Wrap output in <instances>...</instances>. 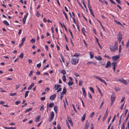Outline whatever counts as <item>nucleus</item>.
Here are the masks:
<instances>
[{"label": "nucleus", "instance_id": "1", "mask_svg": "<svg viewBox=\"0 0 129 129\" xmlns=\"http://www.w3.org/2000/svg\"><path fill=\"white\" fill-rule=\"evenodd\" d=\"M110 46V49L111 51L112 52H114L116 50H118V43L116 42L115 43L114 45V47L112 45Z\"/></svg>", "mask_w": 129, "mask_h": 129}, {"label": "nucleus", "instance_id": "2", "mask_svg": "<svg viewBox=\"0 0 129 129\" xmlns=\"http://www.w3.org/2000/svg\"><path fill=\"white\" fill-rule=\"evenodd\" d=\"M79 60V58L78 57L73 58L71 61L72 64L74 65L78 63Z\"/></svg>", "mask_w": 129, "mask_h": 129}, {"label": "nucleus", "instance_id": "3", "mask_svg": "<svg viewBox=\"0 0 129 129\" xmlns=\"http://www.w3.org/2000/svg\"><path fill=\"white\" fill-rule=\"evenodd\" d=\"M115 93L113 92L111 96V105H112L115 99Z\"/></svg>", "mask_w": 129, "mask_h": 129}, {"label": "nucleus", "instance_id": "4", "mask_svg": "<svg viewBox=\"0 0 129 129\" xmlns=\"http://www.w3.org/2000/svg\"><path fill=\"white\" fill-rule=\"evenodd\" d=\"M94 77L96 79L99 80L100 81L104 83L106 85H107V84L106 82L103 79H102V78H100V77L98 76H94Z\"/></svg>", "mask_w": 129, "mask_h": 129}, {"label": "nucleus", "instance_id": "5", "mask_svg": "<svg viewBox=\"0 0 129 129\" xmlns=\"http://www.w3.org/2000/svg\"><path fill=\"white\" fill-rule=\"evenodd\" d=\"M54 116V113L53 111H52L50 113V117L49 120V122H51L53 119Z\"/></svg>", "mask_w": 129, "mask_h": 129}, {"label": "nucleus", "instance_id": "6", "mask_svg": "<svg viewBox=\"0 0 129 129\" xmlns=\"http://www.w3.org/2000/svg\"><path fill=\"white\" fill-rule=\"evenodd\" d=\"M112 65L113 67V72H114L115 71L116 67L117 66V63L116 62H113L112 63Z\"/></svg>", "mask_w": 129, "mask_h": 129}, {"label": "nucleus", "instance_id": "7", "mask_svg": "<svg viewBox=\"0 0 129 129\" xmlns=\"http://www.w3.org/2000/svg\"><path fill=\"white\" fill-rule=\"evenodd\" d=\"M28 15V13H27L25 14V15L24 16L22 22L23 24H25V23L26 20V18L27 17Z\"/></svg>", "mask_w": 129, "mask_h": 129}, {"label": "nucleus", "instance_id": "8", "mask_svg": "<svg viewBox=\"0 0 129 129\" xmlns=\"http://www.w3.org/2000/svg\"><path fill=\"white\" fill-rule=\"evenodd\" d=\"M69 78L70 80L69 81L68 84L69 86H71L74 84V83L73 81V79L72 77H69Z\"/></svg>", "mask_w": 129, "mask_h": 129}, {"label": "nucleus", "instance_id": "9", "mask_svg": "<svg viewBox=\"0 0 129 129\" xmlns=\"http://www.w3.org/2000/svg\"><path fill=\"white\" fill-rule=\"evenodd\" d=\"M120 55H118V56L116 55L115 56H114L112 57V58L115 61L118 60L119 58L120 57Z\"/></svg>", "mask_w": 129, "mask_h": 129}, {"label": "nucleus", "instance_id": "10", "mask_svg": "<svg viewBox=\"0 0 129 129\" xmlns=\"http://www.w3.org/2000/svg\"><path fill=\"white\" fill-rule=\"evenodd\" d=\"M118 81L122 82L123 83L125 84H126V82L125 80L123 79V78H121L119 79L118 80Z\"/></svg>", "mask_w": 129, "mask_h": 129}, {"label": "nucleus", "instance_id": "11", "mask_svg": "<svg viewBox=\"0 0 129 129\" xmlns=\"http://www.w3.org/2000/svg\"><path fill=\"white\" fill-rule=\"evenodd\" d=\"M67 119L69 122L70 123L72 126H73V122L71 120V119L68 116H67Z\"/></svg>", "mask_w": 129, "mask_h": 129}, {"label": "nucleus", "instance_id": "12", "mask_svg": "<svg viewBox=\"0 0 129 129\" xmlns=\"http://www.w3.org/2000/svg\"><path fill=\"white\" fill-rule=\"evenodd\" d=\"M111 63L110 61H108L106 63V65L105 67L106 68H107L109 67H111Z\"/></svg>", "mask_w": 129, "mask_h": 129}, {"label": "nucleus", "instance_id": "13", "mask_svg": "<svg viewBox=\"0 0 129 129\" xmlns=\"http://www.w3.org/2000/svg\"><path fill=\"white\" fill-rule=\"evenodd\" d=\"M56 96V95L55 94H54L50 97V99L51 100H53L55 98Z\"/></svg>", "mask_w": 129, "mask_h": 129}, {"label": "nucleus", "instance_id": "14", "mask_svg": "<svg viewBox=\"0 0 129 129\" xmlns=\"http://www.w3.org/2000/svg\"><path fill=\"white\" fill-rule=\"evenodd\" d=\"M82 90L83 92V94L85 97H86V92L85 91V88H82Z\"/></svg>", "mask_w": 129, "mask_h": 129}, {"label": "nucleus", "instance_id": "15", "mask_svg": "<svg viewBox=\"0 0 129 129\" xmlns=\"http://www.w3.org/2000/svg\"><path fill=\"white\" fill-rule=\"evenodd\" d=\"M41 116L40 115H38L36 118L35 121L36 122H39L40 120Z\"/></svg>", "mask_w": 129, "mask_h": 129}, {"label": "nucleus", "instance_id": "16", "mask_svg": "<svg viewBox=\"0 0 129 129\" xmlns=\"http://www.w3.org/2000/svg\"><path fill=\"white\" fill-rule=\"evenodd\" d=\"M89 124L88 123V121H87L86 122V123L84 129H87L89 127Z\"/></svg>", "mask_w": 129, "mask_h": 129}, {"label": "nucleus", "instance_id": "17", "mask_svg": "<svg viewBox=\"0 0 129 129\" xmlns=\"http://www.w3.org/2000/svg\"><path fill=\"white\" fill-rule=\"evenodd\" d=\"M66 89L65 87H64L63 88L62 91L61 93H62L63 94H65L66 93Z\"/></svg>", "mask_w": 129, "mask_h": 129}, {"label": "nucleus", "instance_id": "18", "mask_svg": "<svg viewBox=\"0 0 129 129\" xmlns=\"http://www.w3.org/2000/svg\"><path fill=\"white\" fill-rule=\"evenodd\" d=\"M34 83H33L31 84L28 87V90H30L33 87L34 85Z\"/></svg>", "mask_w": 129, "mask_h": 129}, {"label": "nucleus", "instance_id": "19", "mask_svg": "<svg viewBox=\"0 0 129 129\" xmlns=\"http://www.w3.org/2000/svg\"><path fill=\"white\" fill-rule=\"evenodd\" d=\"M89 53L90 55V58H92L93 57V54L92 52L91 51H90L89 52Z\"/></svg>", "mask_w": 129, "mask_h": 129}, {"label": "nucleus", "instance_id": "20", "mask_svg": "<svg viewBox=\"0 0 129 129\" xmlns=\"http://www.w3.org/2000/svg\"><path fill=\"white\" fill-rule=\"evenodd\" d=\"M86 114H84L82 116L81 118V120L82 121H83L85 120V117H86Z\"/></svg>", "mask_w": 129, "mask_h": 129}, {"label": "nucleus", "instance_id": "21", "mask_svg": "<svg viewBox=\"0 0 129 129\" xmlns=\"http://www.w3.org/2000/svg\"><path fill=\"white\" fill-rule=\"evenodd\" d=\"M3 23L4 24L7 26L9 25V24L8 22L6 20H4L3 21Z\"/></svg>", "mask_w": 129, "mask_h": 129}, {"label": "nucleus", "instance_id": "22", "mask_svg": "<svg viewBox=\"0 0 129 129\" xmlns=\"http://www.w3.org/2000/svg\"><path fill=\"white\" fill-rule=\"evenodd\" d=\"M63 11V13L64 15V16H65L66 18V19L67 20H68V18L67 17V15L66 14V13L63 10H62Z\"/></svg>", "mask_w": 129, "mask_h": 129}, {"label": "nucleus", "instance_id": "23", "mask_svg": "<svg viewBox=\"0 0 129 129\" xmlns=\"http://www.w3.org/2000/svg\"><path fill=\"white\" fill-rule=\"evenodd\" d=\"M97 20L100 23V25L102 26L103 30L104 31L105 30V28L103 26V25H102V24L101 22L98 20Z\"/></svg>", "mask_w": 129, "mask_h": 129}, {"label": "nucleus", "instance_id": "24", "mask_svg": "<svg viewBox=\"0 0 129 129\" xmlns=\"http://www.w3.org/2000/svg\"><path fill=\"white\" fill-rule=\"evenodd\" d=\"M114 21H115V22L117 24H119V25H120L121 26H122V25L120 23V22H119L118 21L116 20H114Z\"/></svg>", "mask_w": 129, "mask_h": 129}, {"label": "nucleus", "instance_id": "25", "mask_svg": "<svg viewBox=\"0 0 129 129\" xmlns=\"http://www.w3.org/2000/svg\"><path fill=\"white\" fill-rule=\"evenodd\" d=\"M32 109V108H29L27 109H26V110H25V113H26V112H29L30 111H31V110Z\"/></svg>", "mask_w": 129, "mask_h": 129}, {"label": "nucleus", "instance_id": "26", "mask_svg": "<svg viewBox=\"0 0 129 129\" xmlns=\"http://www.w3.org/2000/svg\"><path fill=\"white\" fill-rule=\"evenodd\" d=\"M95 39H96V41L97 42V43H98V44L99 45V47L101 49H102V47H101V45H100V43H99V42L98 39L96 37H95Z\"/></svg>", "mask_w": 129, "mask_h": 129}, {"label": "nucleus", "instance_id": "27", "mask_svg": "<svg viewBox=\"0 0 129 129\" xmlns=\"http://www.w3.org/2000/svg\"><path fill=\"white\" fill-rule=\"evenodd\" d=\"M89 63L93 64V65L96 66V63L95 62H93L90 61L88 62L87 63V64H88Z\"/></svg>", "mask_w": 129, "mask_h": 129}, {"label": "nucleus", "instance_id": "28", "mask_svg": "<svg viewBox=\"0 0 129 129\" xmlns=\"http://www.w3.org/2000/svg\"><path fill=\"white\" fill-rule=\"evenodd\" d=\"M118 39L120 43L122 39L120 35L118 37Z\"/></svg>", "mask_w": 129, "mask_h": 129}, {"label": "nucleus", "instance_id": "29", "mask_svg": "<svg viewBox=\"0 0 129 129\" xmlns=\"http://www.w3.org/2000/svg\"><path fill=\"white\" fill-rule=\"evenodd\" d=\"M54 105V103H50L49 105V107L51 108Z\"/></svg>", "mask_w": 129, "mask_h": 129}, {"label": "nucleus", "instance_id": "30", "mask_svg": "<svg viewBox=\"0 0 129 129\" xmlns=\"http://www.w3.org/2000/svg\"><path fill=\"white\" fill-rule=\"evenodd\" d=\"M83 81L81 80H80L79 81V85L82 86V83Z\"/></svg>", "mask_w": 129, "mask_h": 129}, {"label": "nucleus", "instance_id": "31", "mask_svg": "<svg viewBox=\"0 0 129 129\" xmlns=\"http://www.w3.org/2000/svg\"><path fill=\"white\" fill-rule=\"evenodd\" d=\"M60 73L64 75L66 74V72L64 70H62L60 71Z\"/></svg>", "mask_w": 129, "mask_h": 129}, {"label": "nucleus", "instance_id": "32", "mask_svg": "<svg viewBox=\"0 0 129 129\" xmlns=\"http://www.w3.org/2000/svg\"><path fill=\"white\" fill-rule=\"evenodd\" d=\"M29 92V91H27L26 92L24 95L25 98H26L28 96V94Z\"/></svg>", "mask_w": 129, "mask_h": 129}, {"label": "nucleus", "instance_id": "33", "mask_svg": "<svg viewBox=\"0 0 129 129\" xmlns=\"http://www.w3.org/2000/svg\"><path fill=\"white\" fill-rule=\"evenodd\" d=\"M57 106H55L54 107V109L56 113H57Z\"/></svg>", "mask_w": 129, "mask_h": 129}, {"label": "nucleus", "instance_id": "34", "mask_svg": "<svg viewBox=\"0 0 129 129\" xmlns=\"http://www.w3.org/2000/svg\"><path fill=\"white\" fill-rule=\"evenodd\" d=\"M89 9L90 11L91 14H93V12L92 10L91 7H89Z\"/></svg>", "mask_w": 129, "mask_h": 129}, {"label": "nucleus", "instance_id": "35", "mask_svg": "<svg viewBox=\"0 0 129 129\" xmlns=\"http://www.w3.org/2000/svg\"><path fill=\"white\" fill-rule=\"evenodd\" d=\"M62 79L63 81L65 82L66 80V77L64 75L62 77Z\"/></svg>", "mask_w": 129, "mask_h": 129}, {"label": "nucleus", "instance_id": "36", "mask_svg": "<svg viewBox=\"0 0 129 129\" xmlns=\"http://www.w3.org/2000/svg\"><path fill=\"white\" fill-rule=\"evenodd\" d=\"M33 72V71H32V70L30 71V73L28 74V76L29 77H30V76H31L32 75Z\"/></svg>", "mask_w": 129, "mask_h": 129}, {"label": "nucleus", "instance_id": "37", "mask_svg": "<svg viewBox=\"0 0 129 129\" xmlns=\"http://www.w3.org/2000/svg\"><path fill=\"white\" fill-rule=\"evenodd\" d=\"M20 86V84H18V85H16V87L15 88L16 89H18L19 87Z\"/></svg>", "mask_w": 129, "mask_h": 129}, {"label": "nucleus", "instance_id": "38", "mask_svg": "<svg viewBox=\"0 0 129 129\" xmlns=\"http://www.w3.org/2000/svg\"><path fill=\"white\" fill-rule=\"evenodd\" d=\"M16 94L17 93H10V96H13L16 95Z\"/></svg>", "mask_w": 129, "mask_h": 129}, {"label": "nucleus", "instance_id": "39", "mask_svg": "<svg viewBox=\"0 0 129 129\" xmlns=\"http://www.w3.org/2000/svg\"><path fill=\"white\" fill-rule=\"evenodd\" d=\"M36 15L38 17H39L40 16V14L39 12L38 11H37V14Z\"/></svg>", "mask_w": 129, "mask_h": 129}, {"label": "nucleus", "instance_id": "40", "mask_svg": "<svg viewBox=\"0 0 129 129\" xmlns=\"http://www.w3.org/2000/svg\"><path fill=\"white\" fill-rule=\"evenodd\" d=\"M90 89L91 91L93 93H94V91L93 88L92 87H90L89 88Z\"/></svg>", "mask_w": 129, "mask_h": 129}, {"label": "nucleus", "instance_id": "41", "mask_svg": "<svg viewBox=\"0 0 129 129\" xmlns=\"http://www.w3.org/2000/svg\"><path fill=\"white\" fill-rule=\"evenodd\" d=\"M30 42L32 43H34L35 42V40L33 38L30 40Z\"/></svg>", "mask_w": 129, "mask_h": 129}, {"label": "nucleus", "instance_id": "42", "mask_svg": "<svg viewBox=\"0 0 129 129\" xmlns=\"http://www.w3.org/2000/svg\"><path fill=\"white\" fill-rule=\"evenodd\" d=\"M62 59V60L64 63V57L61 54L60 55Z\"/></svg>", "mask_w": 129, "mask_h": 129}, {"label": "nucleus", "instance_id": "43", "mask_svg": "<svg viewBox=\"0 0 129 129\" xmlns=\"http://www.w3.org/2000/svg\"><path fill=\"white\" fill-rule=\"evenodd\" d=\"M44 109V105H43V106H41V107H40V111H42V110H43Z\"/></svg>", "mask_w": 129, "mask_h": 129}, {"label": "nucleus", "instance_id": "44", "mask_svg": "<svg viewBox=\"0 0 129 129\" xmlns=\"http://www.w3.org/2000/svg\"><path fill=\"white\" fill-rule=\"evenodd\" d=\"M49 64H47V65H46V66H45V67H44L43 68V70H45V69L46 68H48L49 66Z\"/></svg>", "mask_w": 129, "mask_h": 129}, {"label": "nucleus", "instance_id": "45", "mask_svg": "<svg viewBox=\"0 0 129 129\" xmlns=\"http://www.w3.org/2000/svg\"><path fill=\"white\" fill-rule=\"evenodd\" d=\"M82 33H83V34L84 35H85V33H84V31H85V29H84V28H82Z\"/></svg>", "mask_w": 129, "mask_h": 129}, {"label": "nucleus", "instance_id": "46", "mask_svg": "<svg viewBox=\"0 0 129 129\" xmlns=\"http://www.w3.org/2000/svg\"><path fill=\"white\" fill-rule=\"evenodd\" d=\"M37 67L38 68H40L41 67V63H39L38 64H37Z\"/></svg>", "mask_w": 129, "mask_h": 129}, {"label": "nucleus", "instance_id": "47", "mask_svg": "<svg viewBox=\"0 0 129 129\" xmlns=\"http://www.w3.org/2000/svg\"><path fill=\"white\" fill-rule=\"evenodd\" d=\"M63 97V94L62 93H60V99L61 100H62V98Z\"/></svg>", "mask_w": 129, "mask_h": 129}, {"label": "nucleus", "instance_id": "48", "mask_svg": "<svg viewBox=\"0 0 129 129\" xmlns=\"http://www.w3.org/2000/svg\"><path fill=\"white\" fill-rule=\"evenodd\" d=\"M19 57L21 58H22L23 57V55L22 53H21L19 55Z\"/></svg>", "mask_w": 129, "mask_h": 129}, {"label": "nucleus", "instance_id": "49", "mask_svg": "<svg viewBox=\"0 0 129 129\" xmlns=\"http://www.w3.org/2000/svg\"><path fill=\"white\" fill-rule=\"evenodd\" d=\"M20 101H16L15 102V104L16 105H18V104H20Z\"/></svg>", "mask_w": 129, "mask_h": 129}, {"label": "nucleus", "instance_id": "50", "mask_svg": "<svg viewBox=\"0 0 129 129\" xmlns=\"http://www.w3.org/2000/svg\"><path fill=\"white\" fill-rule=\"evenodd\" d=\"M121 45H120L119 46V53H120L121 51Z\"/></svg>", "mask_w": 129, "mask_h": 129}, {"label": "nucleus", "instance_id": "51", "mask_svg": "<svg viewBox=\"0 0 129 129\" xmlns=\"http://www.w3.org/2000/svg\"><path fill=\"white\" fill-rule=\"evenodd\" d=\"M25 37L23 38L22 40H21V43H23L25 41Z\"/></svg>", "mask_w": 129, "mask_h": 129}, {"label": "nucleus", "instance_id": "52", "mask_svg": "<svg viewBox=\"0 0 129 129\" xmlns=\"http://www.w3.org/2000/svg\"><path fill=\"white\" fill-rule=\"evenodd\" d=\"M79 55V54L76 53L74 54L73 56L75 57L78 56Z\"/></svg>", "mask_w": 129, "mask_h": 129}, {"label": "nucleus", "instance_id": "53", "mask_svg": "<svg viewBox=\"0 0 129 129\" xmlns=\"http://www.w3.org/2000/svg\"><path fill=\"white\" fill-rule=\"evenodd\" d=\"M94 112H92V113L91 114V115H90V117L91 118V117H92L94 115Z\"/></svg>", "mask_w": 129, "mask_h": 129}, {"label": "nucleus", "instance_id": "54", "mask_svg": "<svg viewBox=\"0 0 129 129\" xmlns=\"http://www.w3.org/2000/svg\"><path fill=\"white\" fill-rule=\"evenodd\" d=\"M80 100L81 101V102H82V105H83V107H85V105H84V102H83V100L81 99H80Z\"/></svg>", "mask_w": 129, "mask_h": 129}, {"label": "nucleus", "instance_id": "55", "mask_svg": "<svg viewBox=\"0 0 129 129\" xmlns=\"http://www.w3.org/2000/svg\"><path fill=\"white\" fill-rule=\"evenodd\" d=\"M74 75L75 76H76V77H79V76H80V75L79 74L77 73H74Z\"/></svg>", "mask_w": 129, "mask_h": 129}, {"label": "nucleus", "instance_id": "56", "mask_svg": "<svg viewBox=\"0 0 129 129\" xmlns=\"http://www.w3.org/2000/svg\"><path fill=\"white\" fill-rule=\"evenodd\" d=\"M72 106L73 107V109L74 110V111H75V112L77 113V111L76 110V109L75 108L74 105L73 104H72Z\"/></svg>", "mask_w": 129, "mask_h": 129}, {"label": "nucleus", "instance_id": "57", "mask_svg": "<svg viewBox=\"0 0 129 129\" xmlns=\"http://www.w3.org/2000/svg\"><path fill=\"white\" fill-rule=\"evenodd\" d=\"M69 32H70V33L71 34V36H72V38H73V36L72 33V32L71 31V30L70 29H69Z\"/></svg>", "mask_w": 129, "mask_h": 129}, {"label": "nucleus", "instance_id": "58", "mask_svg": "<svg viewBox=\"0 0 129 129\" xmlns=\"http://www.w3.org/2000/svg\"><path fill=\"white\" fill-rule=\"evenodd\" d=\"M116 115H115L114 117H113V119L112 121V123L113 122H114V119H115V117H116Z\"/></svg>", "mask_w": 129, "mask_h": 129}, {"label": "nucleus", "instance_id": "59", "mask_svg": "<svg viewBox=\"0 0 129 129\" xmlns=\"http://www.w3.org/2000/svg\"><path fill=\"white\" fill-rule=\"evenodd\" d=\"M88 94L89 97L92 99V97L91 94L89 92H88Z\"/></svg>", "mask_w": 129, "mask_h": 129}, {"label": "nucleus", "instance_id": "60", "mask_svg": "<svg viewBox=\"0 0 129 129\" xmlns=\"http://www.w3.org/2000/svg\"><path fill=\"white\" fill-rule=\"evenodd\" d=\"M110 1V2L112 4H116V3H115L112 0H109Z\"/></svg>", "mask_w": 129, "mask_h": 129}, {"label": "nucleus", "instance_id": "61", "mask_svg": "<svg viewBox=\"0 0 129 129\" xmlns=\"http://www.w3.org/2000/svg\"><path fill=\"white\" fill-rule=\"evenodd\" d=\"M72 19L73 20L74 23L75 24H76L77 25V23H76V20H75V18L74 17H73L72 18Z\"/></svg>", "mask_w": 129, "mask_h": 129}, {"label": "nucleus", "instance_id": "62", "mask_svg": "<svg viewBox=\"0 0 129 129\" xmlns=\"http://www.w3.org/2000/svg\"><path fill=\"white\" fill-rule=\"evenodd\" d=\"M61 86L60 85L57 84V87L55 89V90H56L59 87Z\"/></svg>", "mask_w": 129, "mask_h": 129}, {"label": "nucleus", "instance_id": "63", "mask_svg": "<svg viewBox=\"0 0 129 129\" xmlns=\"http://www.w3.org/2000/svg\"><path fill=\"white\" fill-rule=\"evenodd\" d=\"M40 99L42 101H43L45 99V97L44 96L43 97H41V98Z\"/></svg>", "mask_w": 129, "mask_h": 129}, {"label": "nucleus", "instance_id": "64", "mask_svg": "<svg viewBox=\"0 0 129 129\" xmlns=\"http://www.w3.org/2000/svg\"><path fill=\"white\" fill-rule=\"evenodd\" d=\"M28 62L29 63H33L32 60L30 59H29L28 60Z\"/></svg>", "mask_w": 129, "mask_h": 129}]
</instances>
